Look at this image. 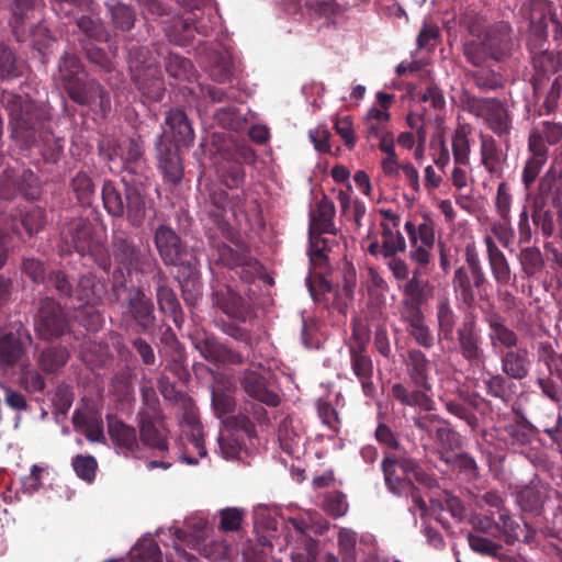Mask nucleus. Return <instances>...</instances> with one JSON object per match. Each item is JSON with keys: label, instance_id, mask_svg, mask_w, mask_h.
<instances>
[{"label": "nucleus", "instance_id": "obj_21", "mask_svg": "<svg viewBox=\"0 0 562 562\" xmlns=\"http://www.w3.org/2000/svg\"><path fill=\"white\" fill-rule=\"evenodd\" d=\"M155 247L165 266L176 267L186 254V244L167 224H159L153 235Z\"/></svg>", "mask_w": 562, "mask_h": 562}, {"label": "nucleus", "instance_id": "obj_50", "mask_svg": "<svg viewBox=\"0 0 562 562\" xmlns=\"http://www.w3.org/2000/svg\"><path fill=\"white\" fill-rule=\"evenodd\" d=\"M442 462L465 482H473L480 476L479 465L468 452H456L450 457L442 458Z\"/></svg>", "mask_w": 562, "mask_h": 562}, {"label": "nucleus", "instance_id": "obj_39", "mask_svg": "<svg viewBox=\"0 0 562 562\" xmlns=\"http://www.w3.org/2000/svg\"><path fill=\"white\" fill-rule=\"evenodd\" d=\"M136 89L150 101H161L165 94V82L160 67L149 66L147 71L131 77Z\"/></svg>", "mask_w": 562, "mask_h": 562}, {"label": "nucleus", "instance_id": "obj_15", "mask_svg": "<svg viewBox=\"0 0 562 562\" xmlns=\"http://www.w3.org/2000/svg\"><path fill=\"white\" fill-rule=\"evenodd\" d=\"M454 339L458 351L465 361L471 364L485 362L486 356L483 348L482 333L474 313L470 312L463 316L460 326L456 330Z\"/></svg>", "mask_w": 562, "mask_h": 562}, {"label": "nucleus", "instance_id": "obj_54", "mask_svg": "<svg viewBox=\"0 0 562 562\" xmlns=\"http://www.w3.org/2000/svg\"><path fill=\"white\" fill-rule=\"evenodd\" d=\"M25 70L26 63L19 58L9 45L0 42V79L9 80L22 77Z\"/></svg>", "mask_w": 562, "mask_h": 562}, {"label": "nucleus", "instance_id": "obj_63", "mask_svg": "<svg viewBox=\"0 0 562 562\" xmlns=\"http://www.w3.org/2000/svg\"><path fill=\"white\" fill-rule=\"evenodd\" d=\"M127 65L131 77L147 71L149 66H157L151 60L150 50L145 46L133 45L128 48Z\"/></svg>", "mask_w": 562, "mask_h": 562}, {"label": "nucleus", "instance_id": "obj_3", "mask_svg": "<svg viewBox=\"0 0 562 562\" xmlns=\"http://www.w3.org/2000/svg\"><path fill=\"white\" fill-rule=\"evenodd\" d=\"M109 255L113 267L109 273L113 291L124 289L134 271L148 276L159 266L150 249L137 245L132 231L122 223L112 225Z\"/></svg>", "mask_w": 562, "mask_h": 562}, {"label": "nucleus", "instance_id": "obj_8", "mask_svg": "<svg viewBox=\"0 0 562 562\" xmlns=\"http://www.w3.org/2000/svg\"><path fill=\"white\" fill-rule=\"evenodd\" d=\"M452 285L457 299L468 307L475 305V291L480 300L484 301L488 299V280L480 256L474 247L467 246L464 250V263L454 271Z\"/></svg>", "mask_w": 562, "mask_h": 562}, {"label": "nucleus", "instance_id": "obj_23", "mask_svg": "<svg viewBox=\"0 0 562 562\" xmlns=\"http://www.w3.org/2000/svg\"><path fill=\"white\" fill-rule=\"evenodd\" d=\"M132 318L144 334H151L156 327L155 305L142 288H135L127 299Z\"/></svg>", "mask_w": 562, "mask_h": 562}, {"label": "nucleus", "instance_id": "obj_44", "mask_svg": "<svg viewBox=\"0 0 562 562\" xmlns=\"http://www.w3.org/2000/svg\"><path fill=\"white\" fill-rule=\"evenodd\" d=\"M494 61H484L480 66H473L472 70L467 71V76L472 79L474 86L481 92H491L504 87V78L499 71L493 68Z\"/></svg>", "mask_w": 562, "mask_h": 562}, {"label": "nucleus", "instance_id": "obj_49", "mask_svg": "<svg viewBox=\"0 0 562 562\" xmlns=\"http://www.w3.org/2000/svg\"><path fill=\"white\" fill-rule=\"evenodd\" d=\"M105 293V284L98 281L95 274L92 272L81 274L76 288H74V295H76L79 301L87 303L101 302Z\"/></svg>", "mask_w": 562, "mask_h": 562}, {"label": "nucleus", "instance_id": "obj_22", "mask_svg": "<svg viewBox=\"0 0 562 562\" xmlns=\"http://www.w3.org/2000/svg\"><path fill=\"white\" fill-rule=\"evenodd\" d=\"M540 429L525 416H519L502 428V440L513 450L524 452L529 448Z\"/></svg>", "mask_w": 562, "mask_h": 562}, {"label": "nucleus", "instance_id": "obj_48", "mask_svg": "<svg viewBox=\"0 0 562 562\" xmlns=\"http://www.w3.org/2000/svg\"><path fill=\"white\" fill-rule=\"evenodd\" d=\"M442 426L436 428L435 439L437 442V457L442 462V458L450 457L456 450L462 447L461 435L450 427L448 420L443 419Z\"/></svg>", "mask_w": 562, "mask_h": 562}, {"label": "nucleus", "instance_id": "obj_32", "mask_svg": "<svg viewBox=\"0 0 562 562\" xmlns=\"http://www.w3.org/2000/svg\"><path fill=\"white\" fill-rule=\"evenodd\" d=\"M108 434L116 449L123 453L135 452L139 448L137 430L114 415H106Z\"/></svg>", "mask_w": 562, "mask_h": 562}, {"label": "nucleus", "instance_id": "obj_59", "mask_svg": "<svg viewBox=\"0 0 562 562\" xmlns=\"http://www.w3.org/2000/svg\"><path fill=\"white\" fill-rule=\"evenodd\" d=\"M212 247L214 249L212 254L213 261L216 265H221L231 270L238 268L244 260H246L249 255L246 250H235L231 246L225 243H212Z\"/></svg>", "mask_w": 562, "mask_h": 562}, {"label": "nucleus", "instance_id": "obj_64", "mask_svg": "<svg viewBox=\"0 0 562 562\" xmlns=\"http://www.w3.org/2000/svg\"><path fill=\"white\" fill-rule=\"evenodd\" d=\"M29 38L32 48L41 54H44L45 50L56 41L44 19H41L31 26Z\"/></svg>", "mask_w": 562, "mask_h": 562}, {"label": "nucleus", "instance_id": "obj_18", "mask_svg": "<svg viewBox=\"0 0 562 562\" xmlns=\"http://www.w3.org/2000/svg\"><path fill=\"white\" fill-rule=\"evenodd\" d=\"M439 398L449 414L463 420L472 430L480 427L479 418L474 412L485 400L477 393L458 389L454 397L441 395Z\"/></svg>", "mask_w": 562, "mask_h": 562}, {"label": "nucleus", "instance_id": "obj_37", "mask_svg": "<svg viewBox=\"0 0 562 562\" xmlns=\"http://www.w3.org/2000/svg\"><path fill=\"white\" fill-rule=\"evenodd\" d=\"M501 370L513 380H524L531 369L530 353L526 347L501 351Z\"/></svg>", "mask_w": 562, "mask_h": 562}, {"label": "nucleus", "instance_id": "obj_61", "mask_svg": "<svg viewBox=\"0 0 562 562\" xmlns=\"http://www.w3.org/2000/svg\"><path fill=\"white\" fill-rule=\"evenodd\" d=\"M217 172L221 182L231 190L240 188L245 182L246 172L243 164L237 159L227 160Z\"/></svg>", "mask_w": 562, "mask_h": 562}, {"label": "nucleus", "instance_id": "obj_41", "mask_svg": "<svg viewBox=\"0 0 562 562\" xmlns=\"http://www.w3.org/2000/svg\"><path fill=\"white\" fill-rule=\"evenodd\" d=\"M484 244L486 246L487 261L494 281L501 286L509 284L512 280V269L505 254L497 247L491 236L484 237Z\"/></svg>", "mask_w": 562, "mask_h": 562}, {"label": "nucleus", "instance_id": "obj_27", "mask_svg": "<svg viewBox=\"0 0 562 562\" xmlns=\"http://www.w3.org/2000/svg\"><path fill=\"white\" fill-rule=\"evenodd\" d=\"M45 9L44 0H9L5 10L9 13V25L18 35L23 33L26 23L36 18Z\"/></svg>", "mask_w": 562, "mask_h": 562}, {"label": "nucleus", "instance_id": "obj_58", "mask_svg": "<svg viewBox=\"0 0 562 562\" xmlns=\"http://www.w3.org/2000/svg\"><path fill=\"white\" fill-rule=\"evenodd\" d=\"M531 220L542 237L550 238L555 232L554 213L548 204L531 201Z\"/></svg>", "mask_w": 562, "mask_h": 562}, {"label": "nucleus", "instance_id": "obj_16", "mask_svg": "<svg viewBox=\"0 0 562 562\" xmlns=\"http://www.w3.org/2000/svg\"><path fill=\"white\" fill-rule=\"evenodd\" d=\"M68 325L66 314L57 301L52 297L41 300L35 319V329L40 338H58L67 331Z\"/></svg>", "mask_w": 562, "mask_h": 562}, {"label": "nucleus", "instance_id": "obj_5", "mask_svg": "<svg viewBox=\"0 0 562 562\" xmlns=\"http://www.w3.org/2000/svg\"><path fill=\"white\" fill-rule=\"evenodd\" d=\"M60 252L89 256L103 272L111 271L109 249L88 218L74 217L65 222L60 231Z\"/></svg>", "mask_w": 562, "mask_h": 562}, {"label": "nucleus", "instance_id": "obj_46", "mask_svg": "<svg viewBox=\"0 0 562 562\" xmlns=\"http://www.w3.org/2000/svg\"><path fill=\"white\" fill-rule=\"evenodd\" d=\"M403 457H391L385 454L381 462L385 485L390 492L396 496H403L407 493V488L413 486V481L409 477H401L396 473V468H400V461Z\"/></svg>", "mask_w": 562, "mask_h": 562}, {"label": "nucleus", "instance_id": "obj_57", "mask_svg": "<svg viewBox=\"0 0 562 562\" xmlns=\"http://www.w3.org/2000/svg\"><path fill=\"white\" fill-rule=\"evenodd\" d=\"M69 351L63 346H52L41 351L37 363L45 373H56L68 361Z\"/></svg>", "mask_w": 562, "mask_h": 562}, {"label": "nucleus", "instance_id": "obj_31", "mask_svg": "<svg viewBox=\"0 0 562 562\" xmlns=\"http://www.w3.org/2000/svg\"><path fill=\"white\" fill-rule=\"evenodd\" d=\"M305 9L311 19L323 20L325 27H336L346 20L347 7L336 0H305Z\"/></svg>", "mask_w": 562, "mask_h": 562}, {"label": "nucleus", "instance_id": "obj_1", "mask_svg": "<svg viewBox=\"0 0 562 562\" xmlns=\"http://www.w3.org/2000/svg\"><path fill=\"white\" fill-rule=\"evenodd\" d=\"M0 102L9 113L11 137L23 148L36 145L45 162L57 164L65 139L52 132L48 111L34 100L8 90L1 92Z\"/></svg>", "mask_w": 562, "mask_h": 562}, {"label": "nucleus", "instance_id": "obj_2", "mask_svg": "<svg viewBox=\"0 0 562 562\" xmlns=\"http://www.w3.org/2000/svg\"><path fill=\"white\" fill-rule=\"evenodd\" d=\"M524 15L529 19V41L532 66L538 76L557 74L562 68L559 53L542 49L547 42L548 27L551 25L555 41L562 40V23L553 2L549 0H530L522 7Z\"/></svg>", "mask_w": 562, "mask_h": 562}, {"label": "nucleus", "instance_id": "obj_25", "mask_svg": "<svg viewBox=\"0 0 562 562\" xmlns=\"http://www.w3.org/2000/svg\"><path fill=\"white\" fill-rule=\"evenodd\" d=\"M137 425L139 428V438L144 446L165 452L168 450V441L162 424L165 416H149L146 413H142L140 416H136Z\"/></svg>", "mask_w": 562, "mask_h": 562}, {"label": "nucleus", "instance_id": "obj_47", "mask_svg": "<svg viewBox=\"0 0 562 562\" xmlns=\"http://www.w3.org/2000/svg\"><path fill=\"white\" fill-rule=\"evenodd\" d=\"M420 270L415 269L402 288L403 300L407 302L426 304L432 295L434 286L428 280L420 277Z\"/></svg>", "mask_w": 562, "mask_h": 562}, {"label": "nucleus", "instance_id": "obj_6", "mask_svg": "<svg viewBox=\"0 0 562 562\" xmlns=\"http://www.w3.org/2000/svg\"><path fill=\"white\" fill-rule=\"evenodd\" d=\"M514 46L510 24L499 21L488 26L483 37L465 41L462 52L469 64L480 66L484 61H504L512 56Z\"/></svg>", "mask_w": 562, "mask_h": 562}, {"label": "nucleus", "instance_id": "obj_11", "mask_svg": "<svg viewBox=\"0 0 562 562\" xmlns=\"http://www.w3.org/2000/svg\"><path fill=\"white\" fill-rule=\"evenodd\" d=\"M356 282V269L350 262H346L342 268L341 288L334 289L328 280L319 277L313 283H310L308 290L316 303L346 315L348 305L353 299Z\"/></svg>", "mask_w": 562, "mask_h": 562}, {"label": "nucleus", "instance_id": "obj_12", "mask_svg": "<svg viewBox=\"0 0 562 562\" xmlns=\"http://www.w3.org/2000/svg\"><path fill=\"white\" fill-rule=\"evenodd\" d=\"M210 297L212 306L220 310L229 319L246 323L255 315L252 297L218 278H214L211 282Z\"/></svg>", "mask_w": 562, "mask_h": 562}, {"label": "nucleus", "instance_id": "obj_60", "mask_svg": "<svg viewBox=\"0 0 562 562\" xmlns=\"http://www.w3.org/2000/svg\"><path fill=\"white\" fill-rule=\"evenodd\" d=\"M79 45L89 63L93 64L99 71L112 75L115 70L114 63L108 53L88 40H79Z\"/></svg>", "mask_w": 562, "mask_h": 562}, {"label": "nucleus", "instance_id": "obj_35", "mask_svg": "<svg viewBox=\"0 0 562 562\" xmlns=\"http://www.w3.org/2000/svg\"><path fill=\"white\" fill-rule=\"evenodd\" d=\"M164 31L168 40L179 46L189 45L193 41L195 33L207 35L209 32L206 26L192 23L189 19H183L179 15L165 21Z\"/></svg>", "mask_w": 562, "mask_h": 562}, {"label": "nucleus", "instance_id": "obj_55", "mask_svg": "<svg viewBox=\"0 0 562 562\" xmlns=\"http://www.w3.org/2000/svg\"><path fill=\"white\" fill-rule=\"evenodd\" d=\"M518 261L524 276L527 278L538 277L546 267L543 254L537 246L521 247Z\"/></svg>", "mask_w": 562, "mask_h": 562}, {"label": "nucleus", "instance_id": "obj_28", "mask_svg": "<svg viewBox=\"0 0 562 562\" xmlns=\"http://www.w3.org/2000/svg\"><path fill=\"white\" fill-rule=\"evenodd\" d=\"M485 322L490 329L488 339L494 349L508 351L520 347L518 334L507 326L505 318L499 313H491L485 317Z\"/></svg>", "mask_w": 562, "mask_h": 562}, {"label": "nucleus", "instance_id": "obj_17", "mask_svg": "<svg viewBox=\"0 0 562 562\" xmlns=\"http://www.w3.org/2000/svg\"><path fill=\"white\" fill-rule=\"evenodd\" d=\"M148 276H151V281L155 285V295L159 311L170 316L175 325L181 328L184 323V313L176 292L168 284V276L160 265Z\"/></svg>", "mask_w": 562, "mask_h": 562}, {"label": "nucleus", "instance_id": "obj_62", "mask_svg": "<svg viewBox=\"0 0 562 562\" xmlns=\"http://www.w3.org/2000/svg\"><path fill=\"white\" fill-rule=\"evenodd\" d=\"M111 14V21L115 29L122 32L131 31L136 21L134 9L125 3L117 2L115 4L105 3Z\"/></svg>", "mask_w": 562, "mask_h": 562}, {"label": "nucleus", "instance_id": "obj_30", "mask_svg": "<svg viewBox=\"0 0 562 562\" xmlns=\"http://www.w3.org/2000/svg\"><path fill=\"white\" fill-rule=\"evenodd\" d=\"M144 142L140 136L131 137L123 149V175L147 180L148 167L144 158Z\"/></svg>", "mask_w": 562, "mask_h": 562}, {"label": "nucleus", "instance_id": "obj_53", "mask_svg": "<svg viewBox=\"0 0 562 562\" xmlns=\"http://www.w3.org/2000/svg\"><path fill=\"white\" fill-rule=\"evenodd\" d=\"M58 68V78L64 87V89L68 88L74 82L78 81L82 77L80 75L85 74V65L81 59L74 53L65 52L57 64Z\"/></svg>", "mask_w": 562, "mask_h": 562}, {"label": "nucleus", "instance_id": "obj_24", "mask_svg": "<svg viewBox=\"0 0 562 562\" xmlns=\"http://www.w3.org/2000/svg\"><path fill=\"white\" fill-rule=\"evenodd\" d=\"M31 341V336L22 326L15 331H7L0 335V368L9 369L18 364L25 353V342Z\"/></svg>", "mask_w": 562, "mask_h": 562}, {"label": "nucleus", "instance_id": "obj_4", "mask_svg": "<svg viewBox=\"0 0 562 562\" xmlns=\"http://www.w3.org/2000/svg\"><path fill=\"white\" fill-rule=\"evenodd\" d=\"M430 361L419 349H411L407 355L406 371L409 384L394 383L392 397L403 406L419 408L425 412L435 409L431 397Z\"/></svg>", "mask_w": 562, "mask_h": 562}, {"label": "nucleus", "instance_id": "obj_45", "mask_svg": "<svg viewBox=\"0 0 562 562\" xmlns=\"http://www.w3.org/2000/svg\"><path fill=\"white\" fill-rule=\"evenodd\" d=\"M537 384L542 394L562 411V352L559 353L548 375L538 378Z\"/></svg>", "mask_w": 562, "mask_h": 562}, {"label": "nucleus", "instance_id": "obj_33", "mask_svg": "<svg viewBox=\"0 0 562 562\" xmlns=\"http://www.w3.org/2000/svg\"><path fill=\"white\" fill-rule=\"evenodd\" d=\"M165 125L172 135L173 146L189 148L193 145L195 138L194 130L182 109H170L167 112Z\"/></svg>", "mask_w": 562, "mask_h": 562}, {"label": "nucleus", "instance_id": "obj_51", "mask_svg": "<svg viewBox=\"0 0 562 562\" xmlns=\"http://www.w3.org/2000/svg\"><path fill=\"white\" fill-rule=\"evenodd\" d=\"M548 496L543 490L530 485L522 487L516 496V503L521 512L532 516H540L542 514Z\"/></svg>", "mask_w": 562, "mask_h": 562}, {"label": "nucleus", "instance_id": "obj_9", "mask_svg": "<svg viewBox=\"0 0 562 562\" xmlns=\"http://www.w3.org/2000/svg\"><path fill=\"white\" fill-rule=\"evenodd\" d=\"M462 109L476 117L483 119L487 127L499 138L508 137L512 131V116L497 98H480L468 90H463L460 95Z\"/></svg>", "mask_w": 562, "mask_h": 562}, {"label": "nucleus", "instance_id": "obj_19", "mask_svg": "<svg viewBox=\"0 0 562 562\" xmlns=\"http://www.w3.org/2000/svg\"><path fill=\"white\" fill-rule=\"evenodd\" d=\"M125 195V216L132 227L139 228L146 220V193L144 183L146 180H138L122 176Z\"/></svg>", "mask_w": 562, "mask_h": 562}, {"label": "nucleus", "instance_id": "obj_40", "mask_svg": "<svg viewBox=\"0 0 562 562\" xmlns=\"http://www.w3.org/2000/svg\"><path fill=\"white\" fill-rule=\"evenodd\" d=\"M136 89L150 101H161L165 94V82L160 67L149 66L147 71L131 77Z\"/></svg>", "mask_w": 562, "mask_h": 562}, {"label": "nucleus", "instance_id": "obj_7", "mask_svg": "<svg viewBox=\"0 0 562 562\" xmlns=\"http://www.w3.org/2000/svg\"><path fill=\"white\" fill-rule=\"evenodd\" d=\"M562 139V124L544 121L541 130H533L528 137V153L522 171L521 182L526 190H530L540 176L549 158L548 145H557Z\"/></svg>", "mask_w": 562, "mask_h": 562}, {"label": "nucleus", "instance_id": "obj_14", "mask_svg": "<svg viewBox=\"0 0 562 562\" xmlns=\"http://www.w3.org/2000/svg\"><path fill=\"white\" fill-rule=\"evenodd\" d=\"M190 339L201 357L214 364L241 366L246 361L241 352L222 342L212 333L198 330L190 336Z\"/></svg>", "mask_w": 562, "mask_h": 562}, {"label": "nucleus", "instance_id": "obj_20", "mask_svg": "<svg viewBox=\"0 0 562 562\" xmlns=\"http://www.w3.org/2000/svg\"><path fill=\"white\" fill-rule=\"evenodd\" d=\"M165 131L156 142V158L158 169L162 175L165 183L170 186L179 184L183 179V165L177 146L165 139Z\"/></svg>", "mask_w": 562, "mask_h": 562}, {"label": "nucleus", "instance_id": "obj_13", "mask_svg": "<svg viewBox=\"0 0 562 562\" xmlns=\"http://www.w3.org/2000/svg\"><path fill=\"white\" fill-rule=\"evenodd\" d=\"M65 91L72 102L81 106H89L103 119L112 110L110 92L97 79L81 78L66 88Z\"/></svg>", "mask_w": 562, "mask_h": 562}, {"label": "nucleus", "instance_id": "obj_52", "mask_svg": "<svg viewBox=\"0 0 562 562\" xmlns=\"http://www.w3.org/2000/svg\"><path fill=\"white\" fill-rule=\"evenodd\" d=\"M400 470L406 477H409L413 483L422 485L426 488H434L438 486V481L435 473L425 469L420 462L411 457L402 458L400 461Z\"/></svg>", "mask_w": 562, "mask_h": 562}, {"label": "nucleus", "instance_id": "obj_10", "mask_svg": "<svg viewBox=\"0 0 562 562\" xmlns=\"http://www.w3.org/2000/svg\"><path fill=\"white\" fill-rule=\"evenodd\" d=\"M204 194V213L222 236L229 238L232 235V226L227 220L231 212L236 216L237 212H241L245 205V198L239 194L229 195L224 189L214 184L205 183Z\"/></svg>", "mask_w": 562, "mask_h": 562}, {"label": "nucleus", "instance_id": "obj_26", "mask_svg": "<svg viewBox=\"0 0 562 562\" xmlns=\"http://www.w3.org/2000/svg\"><path fill=\"white\" fill-rule=\"evenodd\" d=\"M238 382L249 397L271 407L280 404V397L267 387L265 376L258 371L250 369L241 371Z\"/></svg>", "mask_w": 562, "mask_h": 562}, {"label": "nucleus", "instance_id": "obj_38", "mask_svg": "<svg viewBox=\"0 0 562 562\" xmlns=\"http://www.w3.org/2000/svg\"><path fill=\"white\" fill-rule=\"evenodd\" d=\"M350 367L361 384L364 396L373 398L376 387L373 382V362L368 350L349 351Z\"/></svg>", "mask_w": 562, "mask_h": 562}, {"label": "nucleus", "instance_id": "obj_56", "mask_svg": "<svg viewBox=\"0 0 562 562\" xmlns=\"http://www.w3.org/2000/svg\"><path fill=\"white\" fill-rule=\"evenodd\" d=\"M103 207L106 213L115 218H122L125 214V198L112 180H105L101 190Z\"/></svg>", "mask_w": 562, "mask_h": 562}, {"label": "nucleus", "instance_id": "obj_34", "mask_svg": "<svg viewBox=\"0 0 562 562\" xmlns=\"http://www.w3.org/2000/svg\"><path fill=\"white\" fill-rule=\"evenodd\" d=\"M480 156L486 172L497 178L503 177L507 154L492 135L480 134Z\"/></svg>", "mask_w": 562, "mask_h": 562}, {"label": "nucleus", "instance_id": "obj_43", "mask_svg": "<svg viewBox=\"0 0 562 562\" xmlns=\"http://www.w3.org/2000/svg\"><path fill=\"white\" fill-rule=\"evenodd\" d=\"M458 315L449 297L442 296L436 304L437 335L441 341H454V330Z\"/></svg>", "mask_w": 562, "mask_h": 562}, {"label": "nucleus", "instance_id": "obj_36", "mask_svg": "<svg viewBox=\"0 0 562 562\" xmlns=\"http://www.w3.org/2000/svg\"><path fill=\"white\" fill-rule=\"evenodd\" d=\"M482 383L485 394L503 404L512 403L517 395V384L503 372H485Z\"/></svg>", "mask_w": 562, "mask_h": 562}, {"label": "nucleus", "instance_id": "obj_42", "mask_svg": "<svg viewBox=\"0 0 562 562\" xmlns=\"http://www.w3.org/2000/svg\"><path fill=\"white\" fill-rule=\"evenodd\" d=\"M335 213L336 210L334 203L327 196H323L321 201L317 203L316 211L311 215L308 235H312V233L313 235H335Z\"/></svg>", "mask_w": 562, "mask_h": 562}, {"label": "nucleus", "instance_id": "obj_29", "mask_svg": "<svg viewBox=\"0 0 562 562\" xmlns=\"http://www.w3.org/2000/svg\"><path fill=\"white\" fill-rule=\"evenodd\" d=\"M532 200L553 204L562 201V166L551 164L539 178Z\"/></svg>", "mask_w": 562, "mask_h": 562}]
</instances>
